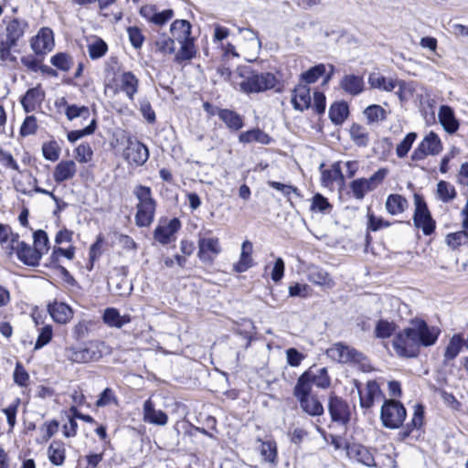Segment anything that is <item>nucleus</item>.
<instances>
[{
  "mask_svg": "<svg viewBox=\"0 0 468 468\" xmlns=\"http://www.w3.org/2000/svg\"><path fill=\"white\" fill-rule=\"evenodd\" d=\"M347 453L367 467H375L376 462L371 452L361 444L346 445Z\"/></svg>",
  "mask_w": 468,
  "mask_h": 468,
  "instance_id": "5701e85b",
  "label": "nucleus"
},
{
  "mask_svg": "<svg viewBox=\"0 0 468 468\" xmlns=\"http://www.w3.org/2000/svg\"><path fill=\"white\" fill-rule=\"evenodd\" d=\"M327 356L339 363L360 362L364 356L361 352L343 343H336L326 351Z\"/></svg>",
  "mask_w": 468,
  "mask_h": 468,
  "instance_id": "9d476101",
  "label": "nucleus"
},
{
  "mask_svg": "<svg viewBox=\"0 0 468 468\" xmlns=\"http://www.w3.org/2000/svg\"><path fill=\"white\" fill-rule=\"evenodd\" d=\"M96 128H97V120L95 117H93L90 120V123L83 129L73 130V131L69 132L68 135H67L68 140L70 143H75L84 136L92 134L95 132Z\"/></svg>",
  "mask_w": 468,
  "mask_h": 468,
  "instance_id": "864d4df0",
  "label": "nucleus"
},
{
  "mask_svg": "<svg viewBox=\"0 0 468 468\" xmlns=\"http://www.w3.org/2000/svg\"><path fill=\"white\" fill-rule=\"evenodd\" d=\"M358 393L360 407L367 410L370 409L374 405V401L376 399L384 397L380 387L376 380L367 381L366 388L364 390L358 389Z\"/></svg>",
  "mask_w": 468,
  "mask_h": 468,
  "instance_id": "f3484780",
  "label": "nucleus"
},
{
  "mask_svg": "<svg viewBox=\"0 0 468 468\" xmlns=\"http://www.w3.org/2000/svg\"><path fill=\"white\" fill-rule=\"evenodd\" d=\"M244 80L239 83L240 90L244 93H260L273 90L280 83L275 74L271 72L251 71L248 76L240 73Z\"/></svg>",
  "mask_w": 468,
  "mask_h": 468,
  "instance_id": "f257e3e1",
  "label": "nucleus"
},
{
  "mask_svg": "<svg viewBox=\"0 0 468 468\" xmlns=\"http://www.w3.org/2000/svg\"><path fill=\"white\" fill-rule=\"evenodd\" d=\"M144 420L151 424L164 426L168 421V416L165 411L155 410L152 400L147 399L144 403Z\"/></svg>",
  "mask_w": 468,
  "mask_h": 468,
  "instance_id": "4be33fe9",
  "label": "nucleus"
},
{
  "mask_svg": "<svg viewBox=\"0 0 468 468\" xmlns=\"http://www.w3.org/2000/svg\"><path fill=\"white\" fill-rule=\"evenodd\" d=\"M442 151V144L434 132H430L411 154L413 161L423 160L427 155H437Z\"/></svg>",
  "mask_w": 468,
  "mask_h": 468,
  "instance_id": "6e6552de",
  "label": "nucleus"
},
{
  "mask_svg": "<svg viewBox=\"0 0 468 468\" xmlns=\"http://www.w3.org/2000/svg\"><path fill=\"white\" fill-rule=\"evenodd\" d=\"M415 211L413 215L414 226L420 229L426 236L431 235L436 228V222L432 218L427 203L420 194H414Z\"/></svg>",
  "mask_w": 468,
  "mask_h": 468,
  "instance_id": "20e7f679",
  "label": "nucleus"
},
{
  "mask_svg": "<svg viewBox=\"0 0 468 468\" xmlns=\"http://www.w3.org/2000/svg\"><path fill=\"white\" fill-rule=\"evenodd\" d=\"M48 311L52 317V319L58 324H66L72 317V310L71 308L61 302H54L53 303H49L48 306Z\"/></svg>",
  "mask_w": 468,
  "mask_h": 468,
  "instance_id": "b1692460",
  "label": "nucleus"
},
{
  "mask_svg": "<svg viewBox=\"0 0 468 468\" xmlns=\"http://www.w3.org/2000/svg\"><path fill=\"white\" fill-rule=\"evenodd\" d=\"M464 345V338L462 334H454L449 340L447 344L444 354H443V363L447 364L450 361L454 360L458 355L461 353Z\"/></svg>",
  "mask_w": 468,
  "mask_h": 468,
  "instance_id": "cd10ccee",
  "label": "nucleus"
},
{
  "mask_svg": "<svg viewBox=\"0 0 468 468\" xmlns=\"http://www.w3.org/2000/svg\"><path fill=\"white\" fill-rule=\"evenodd\" d=\"M367 229L371 231H378L383 228H388L390 226L388 221L384 220L381 217H377L374 213L367 209Z\"/></svg>",
  "mask_w": 468,
  "mask_h": 468,
  "instance_id": "338daca9",
  "label": "nucleus"
},
{
  "mask_svg": "<svg viewBox=\"0 0 468 468\" xmlns=\"http://www.w3.org/2000/svg\"><path fill=\"white\" fill-rule=\"evenodd\" d=\"M107 50L108 46L101 38H97L88 47L89 56L91 59H98L103 57Z\"/></svg>",
  "mask_w": 468,
  "mask_h": 468,
  "instance_id": "052dcab7",
  "label": "nucleus"
},
{
  "mask_svg": "<svg viewBox=\"0 0 468 468\" xmlns=\"http://www.w3.org/2000/svg\"><path fill=\"white\" fill-rule=\"evenodd\" d=\"M338 180H344V175L339 162L334 163L330 169L322 171V183L324 186H327Z\"/></svg>",
  "mask_w": 468,
  "mask_h": 468,
  "instance_id": "49530a36",
  "label": "nucleus"
},
{
  "mask_svg": "<svg viewBox=\"0 0 468 468\" xmlns=\"http://www.w3.org/2000/svg\"><path fill=\"white\" fill-rule=\"evenodd\" d=\"M261 444L259 446L260 454L264 463L276 466L278 464V447L273 440L261 441L257 440Z\"/></svg>",
  "mask_w": 468,
  "mask_h": 468,
  "instance_id": "bb28decb",
  "label": "nucleus"
},
{
  "mask_svg": "<svg viewBox=\"0 0 468 468\" xmlns=\"http://www.w3.org/2000/svg\"><path fill=\"white\" fill-rule=\"evenodd\" d=\"M417 138L416 133H409L404 139L397 145L396 154L398 157L403 158L410 152L414 141Z\"/></svg>",
  "mask_w": 468,
  "mask_h": 468,
  "instance_id": "bf43d9fd",
  "label": "nucleus"
},
{
  "mask_svg": "<svg viewBox=\"0 0 468 468\" xmlns=\"http://www.w3.org/2000/svg\"><path fill=\"white\" fill-rule=\"evenodd\" d=\"M388 174V168H379L369 178H364V183L369 191L376 189Z\"/></svg>",
  "mask_w": 468,
  "mask_h": 468,
  "instance_id": "13d9d810",
  "label": "nucleus"
},
{
  "mask_svg": "<svg viewBox=\"0 0 468 468\" xmlns=\"http://www.w3.org/2000/svg\"><path fill=\"white\" fill-rule=\"evenodd\" d=\"M328 411L333 422L346 426L350 421V410L346 400L342 398L331 395L328 401Z\"/></svg>",
  "mask_w": 468,
  "mask_h": 468,
  "instance_id": "1a4fd4ad",
  "label": "nucleus"
},
{
  "mask_svg": "<svg viewBox=\"0 0 468 468\" xmlns=\"http://www.w3.org/2000/svg\"><path fill=\"white\" fill-rule=\"evenodd\" d=\"M156 203L145 206H136L135 224L140 228L149 227L155 215Z\"/></svg>",
  "mask_w": 468,
  "mask_h": 468,
  "instance_id": "7c9ffc66",
  "label": "nucleus"
},
{
  "mask_svg": "<svg viewBox=\"0 0 468 468\" xmlns=\"http://www.w3.org/2000/svg\"><path fill=\"white\" fill-rule=\"evenodd\" d=\"M133 195L138 200L136 206L155 204L156 201L152 196V189L149 186L138 185L133 189Z\"/></svg>",
  "mask_w": 468,
  "mask_h": 468,
  "instance_id": "603ef678",
  "label": "nucleus"
},
{
  "mask_svg": "<svg viewBox=\"0 0 468 468\" xmlns=\"http://www.w3.org/2000/svg\"><path fill=\"white\" fill-rule=\"evenodd\" d=\"M5 29L0 33V40L19 44L29 28V24L25 18L5 16L2 20Z\"/></svg>",
  "mask_w": 468,
  "mask_h": 468,
  "instance_id": "39448f33",
  "label": "nucleus"
},
{
  "mask_svg": "<svg viewBox=\"0 0 468 468\" xmlns=\"http://www.w3.org/2000/svg\"><path fill=\"white\" fill-rule=\"evenodd\" d=\"M368 84L373 89L389 92L397 88L398 79L387 78L378 72H371L368 76Z\"/></svg>",
  "mask_w": 468,
  "mask_h": 468,
  "instance_id": "c756f323",
  "label": "nucleus"
},
{
  "mask_svg": "<svg viewBox=\"0 0 468 468\" xmlns=\"http://www.w3.org/2000/svg\"><path fill=\"white\" fill-rule=\"evenodd\" d=\"M17 259L25 265L37 267L39 265L42 255L38 252V249L31 247L25 241L18 242L15 249Z\"/></svg>",
  "mask_w": 468,
  "mask_h": 468,
  "instance_id": "2eb2a0df",
  "label": "nucleus"
},
{
  "mask_svg": "<svg viewBox=\"0 0 468 468\" xmlns=\"http://www.w3.org/2000/svg\"><path fill=\"white\" fill-rule=\"evenodd\" d=\"M102 321L110 327L122 328L131 322V316L129 314L121 315L118 309L108 307L103 312Z\"/></svg>",
  "mask_w": 468,
  "mask_h": 468,
  "instance_id": "c85d7f7f",
  "label": "nucleus"
},
{
  "mask_svg": "<svg viewBox=\"0 0 468 468\" xmlns=\"http://www.w3.org/2000/svg\"><path fill=\"white\" fill-rule=\"evenodd\" d=\"M123 158L129 164L143 165L149 158V150L143 143L129 139L123 150Z\"/></svg>",
  "mask_w": 468,
  "mask_h": 468,
  "instance_id": "9b49d317",
  "label": "nucleus"
},
{
  "mask_svg": "<svg viewBox=\"0 0 468 468\" xmlns=\"http://www.w3.org/2000/svg\"><path fill=\"white\" fill-rule=\"evenodd\" d=\"M436 196L441 202L449 203L456 197L457 192L451 183L441 180L437 183Z\"/></svg>",
  "mask_w": 468,
  "mask_h": 468,
  "instance_id": "c03bdc74",
  "label": "nucleus"
},
{
  "mask_svg": "<svg viewBox=\"0 0 468 468\" xmlns=\"http://www.w3.org/2000/svg\"><path fill=\"white\" fill-rule=\"evenodd\" d=\"M139 13L146 21L159 27L165 25L175 15L171 8L159 11L154 5L142 6Z\"/></svg>",
  "mask_w": 468,
  "mask_h": 468,
  "instance_id": "ddd939ff",
  "label": "nucleus"
},
{
  "mask_svg": "<svg viewBox=\"0 0 468 468\" xmlns=\"http://www.w3.org/2000/svg\"><path fill=\"white\" fill-rule=\"evenodd\" d=\"M30 46L37 55H43L51 51L54 48L53 31L48 27H42L37 36L32 37Z\"/></svg>",
  "mask_w": 468,
  "mask_h": 468,
  "instance_id": "4468645a",
  "label": "nucleus"
},
{
  "mask_svg": "<svg viewBox=\"0 0 468 468\" xmlns=\"http://www.w3.org/2000/svg\"><path fill=\"white\" fill-rule=\"evenodd\" d=\"M325 73V66L318 64L301 74V79L307 84L314 83Z\"/></svg>",
  "mask_w": 468,
  "mask_h": 468,
  "instance_id": "5fc2aeb1",
  "label": "nucleus"
},
{
  "mask_svg": "<svg viewBox=\"0 0 468 468\" xmlns=\"http://www.w3.org/2000/svg\"><path fill=\"white\" fill-rule=\"evenodd\" d=\"M181 228V222L177 218L170 219L165 226H157L154 231V238L163 245H167L171 241V237Z\"/></svg>",
  "mask_w": 468,
  "mask_h": 468,
  "instance_id": "6ab92c4d",
  "label": "nucleus"
},
{
  "mask_svg": "<svg viewBox=\"0 0 468 468\" xmlns=\"http://www.w3.org/2000/svg\"><path fill=\"white\" fill-rule=\"evenodd\" d=\"M53 336V328L51 325L47 324L39 329V334L35 343L34 349L37 350L48 345Z\"/></svg>",
  "mask_w": 468,
  "mask_h": 468,
  "instance_id": "680f3d73",
  "label": "nucleus"
},
{
  "mask_svg": "<svg viewBox=\"0 0 468 468\" xmlns=\"http://www.w3.org/2000/svg\"><path fill=\"white\" fill-rule=\"evenodd\" d=\"M48 460L53 465L60 466L66 458L65 444L62 441H53L48 449Z\"/></svg>",
  "mask_w": 468,
  "mask_h": 468,
  "instance_id": "4c0bfd02",
  "label": "nucleus"
},
{
  "mask_svg": "<svg viewBox=\"0 0 468 468\" xmlns=\"http://www.w3.org/2000/svg\"><path fill=\"white\" fill-rule=\"evenodd\" d=\"M350 137L352 141L360 147H365L368 144L369 137L366 128L360 124L354 123L350 128Z\"/></svg>",
  "mask_w": 468,
  "mask_h": 468,
  "instance_id": "09e8293b",
  "label": "nucleus"
},
{
  "mask_svg": "<svg viewBox=\"0 0 468 468\" xmlns=\"http://www.w3.org/2000/svg\"><path fill=\"white\" fill-rule=\"evenodd\" d=\"M306 375H309V380L312 386H315L319 388H327L331 384V379L328 375L326 367H316L313 366L304 371Z\"/></svg>",
  "mask_w": 468,
  "mask_h": 468,
  "instance_id": "a878e982",
  "label": "nucleus"
},
{
  "mask_svg": "<svg viewBox=\"0 0 468 468\" xmlns=\"http://www.w3.org/2000/svg\"><path fill=\"white\" fill-rule=\"evenodd\" d=\"M197 246V257L204 263H211L215 257L221 252V247L218 238H199Z\"/></svg>",
  "mask_w": 468,
  "mask_h": 468,
  "instance_id": "f8f14e48",
  "label": "nucleus"
},
{
  "mask_svg": "<svg viewBox=\"0 0 468 468\" xmlns=\"http://www.w3.org/2000/svg\"><path fill=\"white\" fill-rule=\"evenodd\" d=\"M219 119L229 130L234 132L240 130L244 126L242 116L235 111L229 109H223L220 111Z\"/></svg>",
  "mask_w": 468,
  "mask_h": 468,
  "instance_id": "e433bc0d",
  "label": "nucleus"
},
{
  "mask_svg": "<svg viewBox=\"0 0 468 468\" xmlns=\"http://www.w3.org/2000/svg\"><path fill=\"white\" fill-rule=\"evenodd\" d=\"M176 40L173 37H167L165 34H163L159 37V38L155 42V46L157 50L162 54H174L176 52V45L175 42Z\"/></svg>",
  "mask_w": 468,
  "mask_h": 468,
  "instance_id": "6e6d98bb",
  "label": "nucleus"
},
{
  "mask_svg": "<svg viewBox=\"0 0 468 468\" xmlns=\"http://www.w3.org/2000/svg\"><path fill=\"white\" fill-rule=\"evenodd\" d=\"M329 119L335 125H341L349 115L347 102L341 101L333 103L329 108Z\"/></svg>",
  "mask_w": 468,
  "mask_h": 468,
  "instance_id": "f704fd0d",
  "label": "nucleus"
},
{
  "mask_svg": "<svg viewBox=\"0 0 468 468\" xmlns=\"http://www.w3.org/2000/svg\"><path fill=\"white\" fill-rule=\"evenodd\" d=\"M101 343L89 342L80 346H70L65 351L68 360L72 363H89L98 361L102 356Z\"/></svg>",
  "mask_w": 468,
  "mask_h": 468,
  "instance_id": "423d86ee",
  "label": "nucleus"
},
{
  "mask_svg": "<svg viewBox=\"0 0 468 468\" xmlns=\"http://www.w3.org/2000/svg\"><path fill=\"white\" fill-rule=\"evenodd\" d=\"M310 88L307 85H298L292 90V104L294 110L303 112L311 106Z\"/></svg>",
  "mask_w": 468,
  "mask_h": 468,
  "instance_id": "412c9836",
  "label": "nucleus"
},
{
  "mask_svg": "<svg viewBox=\"0 0 468 468\" xmlns=\"http://www.w3.org/2000/svg\"><path fill=\"white\" fill-rule=\"evenodd\" d=\"M181 47L180 49L175 55V61L176 63H182L183 61L191 60L197 56V48L195 46V37H189L187 39L179 41Z\"/></svg>",
  "mask_w": 468,
  "mask_h": 468,
  "instance_id": "72a5a7b5",
  "label": "nucleus"
},
{
  "mask_svg": "<svg viewBox=\"0 0 468 468\" xmlns=\"http://www.w3.org/2000/svg\"><path fill=\"white\" fill-rule=\"evenodd\" d=\"M33 239L35 249H38V252L43 256L49 249V240L47 232L42 229L36 230L33 233Z\"/></svg>",
  "mask_w": 468,
  "mask_h": 468,
  "instance_id": "4d7b16f0",
  "label": "nucleus"
},
{
  "mask_svg": "<svg viewBox=\"0 0 468 468\" xmlns=\"http://www.w3.org/2000/svg\"><path fill=\"white\" fill-rule=\"evenodd\" d=\"M50 63L58 70L67 72L73 66V58L66 52H58L51 57Z\"/></svg>",
  "mask_w": 468,
  "mask_h": 468,
  "instance_id": "3c124183",
  "label": "nucleus"
},
{
  "mask_svg": "<svg viewBox=\"0 0 468 468\" xmlns=\"http://www.w3.org/2000/svg\"><path fill=\"white\" fill-rule=\"evenodd\" d=\"M397 325L394 322L380 319L377 322L374 334L377 338L386 339L390 337L396 331Z\"/></svg>",
  "mask_w": 468,
  "mask_h": 468,
  "instance_id": "de8ad7c7",
  "label": "nucleus"
},
{
  "mask_svg": "<svg viewBox=\"0 0 468 468\" xmlns=\"http://www.w3.org/2000/svg\"><path fill=\"white\" fill-rule=\"evenodd\" d=\"M77 172V166L74 161H60L55 167L53 178L56 183L59 184L66 180L71 179Z\"/></svg>",
  "mask_w": 468,
  "mask_h": 468,
  "instance_id": "393cba45",
  "label": "nucleus"
},
{
  "mask_svg": "<svg viewBox=\"0 0 468 468\" xmlns=\"http://www.w3.org/2000/svg\"><path fill=\"white\" fill-rule=\"evenodd\" d=\"M407 328L420 348L434 346L441 335V329L438 326L429 325L421 318L411 319Z\"/></svg>",
  "mask_w": 468,
  "mask_h": 468,
  "instance_id": "f03ea898",
  "label": "nucleus"
},
{
  "mask_svg": "<svg viewBox=\"0 0 468 468\" xmlns=\"http://www.w3.org/2000/svg\"><path fill=\"white\" fill-rule=\"evenodd\" d=\"M239 140L242 144H250L251 142H258L262 144H269L271 137L259 128L248 130L239 134Z\"/></svg>",
  "mask_w": 468,
  "mask_h": 468,
  "instance_id": "ea45409f",
  "label": "nucleus"
},
{
  "mask_svg": "<svg viewBox=\"0 0 468 468\" xmlns=\"http://www.w3.org/2000/svg\"><path fill=\"white\" fill-rule=\"evenodd\" d=\"M191 29L190 22L185 19L175 20L170 26L172 37L177 42L192 37Z\"/></svg>",
  "mask_w": 468,
  "mask_h": 468,
  "instance_id": "c9c22d12",
  "label": "nucleus"
},
{
  "mask_svg": "<svg viewBox=\"0 0 468 468\" xmlns=\"http://www.w3.org/2000/svg\"><path fill=\"white\" fill-rule=\"evenodd\" d=\"M407 206V199L399 194H390L386 200V209L393 216L404 212Z\"/></svg>",
  "mask_w": 468,
  "mask_h": 468,
  "instance_id": "a19ab883",
  "label": "nucleus"
},
{
  "mask_svg": "<svg viewBox=\"0 0 468 468\" xmlns=\"http://www.w3.org/2000/svg\"><path fill=\"white\" fill-rule=\"evenodd\" d=\"M312 387L309 375H306L304 372L301 374L293 388V396L298 402L311 397Z\"/></svg>",
  "mask_w": 468,
  "mask_h": 468,
  "instance_id": "58836bf2",
  "label": "nucleus"
},
{
  "mask_svg": "<svg viewBox=\"0 0 468 468\" xmlns=\"http://www.w3.org/2000/svg\"><path fill=\"white\" fill-rule=\"evenodd\" d=\"M308 280L310 282L316 285H329L332 282L328 272L319 267H313L309 269Z\"/></svg>",
  "mask_w": 468,
  "mask_h": 468,
  "instance_id": "8fccbe9b",
  "label": "nucleus"
},
{
  "mask_svg": "<svg viewBox=\"0 0 468 468\" xmlns=\"http://www.w3.org/2000/svg\"><path fill=\"white\" fill-rule=\"evenodd\" d=\"M301 409L310 416H321L324 414V407L315 396L308 397L299 401Z\"/></svg>",
  "mask_w": 468,
  "mask_h": 468,
  "instance_id": "a18cd8bd",
  "label": "nucleus"
},
{
  "mask_svg": "<svg viewBox=\"0 0 468 468\" xmlns=\"http://www.w3.org/2000/svg\"><path fill=\"white\" fill-rule=\"evenodd\" d=\"M446 241L450 247L456 249L468 241V230L463 229V230L450 233L446 236Z\"/></svg>",
  "mask_w": 468,
  "mask_h": 468,
  "instance_id": "e2e57ef3",
  "label": "nucleus"
},
{
  "mask_svg": "<svg viewBox=\"0 0 468 468\" xmlns=\"http://www.w3.org/2000/svg\"><path fill=\"white\" fill-rule=\"evenodd\" d=\"M43 93L40 89L31 88L27 90L25 95L21 98V105L26 112H32L37 109V106L42 101Z\"/></svg>",
  "mask_w": 468,
  "mask_h": 468,
  "instance_id": "2f4dec72",
  "label": "nucleus"
},
{
  "mask_svg": "<svg viewBox=\"0 0 468 468\" xmlns=\"http://www.w3.org/2000/svg\"><path fill=\"white\" fill-rule=\"evenodd\" d=\"M332 208V205L328 199L323 195L317 193L313 197L311 210L321 213H325L327 210Z\"/></svg>",
  "mask_w": 468,
  "mask_h": 468,
  "instance_id": "774afa93",
  "label": "nucleus"
},
{
  "mask_svg": "<svg viewBox=\"0 0 468 468\" xmlns=\"http://www.w3.org/2000/svg\"><path fill=\"white\" fill-rule=\"evenodd\" d=\"M252 243L249 240H245L241 246V253L239 261L234 264V271L242 273L247 271L252 267Z\"/></svg>",
  "mask_w": 468,
  "mask_h": 468,
  "instance_id": "473e14b6",
  "label": "nucleus"
},
{
  "mask_svg": "<svg viewBox=\"0 0 468 468\" xmlns=\"http://www.w3.org/2000/svg\"><path fill=\"white\" fill-rule=\"evenodd\" d=\"M363 114L367 119V124H374L383 122L387 119V111L378 104H371L367 106L364 111Z\"/></svg>",
  "mask_w": 468,
  "mask_h": 468,
  "instance_id": "79ce46f5",
  "label": "nucleus"
},
{
  "mask_svg": "<svg viewBox=\"0 0 468 468\" xmlns=\"http://www.w3.org/2000/svg\"><path fill=\"white\" fill-rule=\"evenodd\" d=\"M117 87L130 101L134 100L139 89V80L132 71H123L116 79Z\"/></svg>",
  "mask_w": 468,
  "mask_h": 468,
  "instance_id": "dca6fc26",
  "label": "nucleus"
},
{
  "mask_svg": "<svg viewBox=\"0 0 468 468\" xmlns=\"http://www.w3.org/2000/svg\"><path fill=\"white\" fill-rule=\"evenodd\" d=\"M397 88L396 95L401 102L407 101L412 97L414 88L410 82L398 79Z\"/></svg>",
  "mask_w": 468,
  "mask_h": 468,
  "instance_id": "0e129e2a",
  "label": "nucleus"
},
{
  "mask_svg": "<svg viewBox=\"0 0 468 468\" xmlns=\"http://www.w3.org/2000/svg\"><path fill=\"white\" fill-rule=\"evenodd\" d=\"M42 154L46 160L55 162L59 158V147L56 141L44 143L42 145Z\"/></svg>",
  "mask_w": 468,
  "mask_h": 468,
  "instance_id": "69168bd1",
  "label": "nucleus"
},
{
  "mask_svg": "<svg viewBox=\"0 0 468 468\" xmlns=\"http://www.w3.org/2000/svg\"><path fill=\"white\" fill-rule=\"evenodd\" d=\"M392 346L399 357L414 358L420 355V349L407 327L398 332L393 340Z\"/></svg>",
  "mask_w": 468,
  "mask_h": 468,
  "instance_id": "0eeeda50",
  "label": "nucleus"
},
{
  "mask_svg": "<svg viewBox=\"0 0 468 468\" xmlns=\"http://www.w3.org/2000/svg\"><path fill=\"white\" fill-rule=\"evenodd\" d=\"M407 410L403 404L396 399H385L380 410V420L384 427L398 429L404 422Z\"/></svg>",
  "mask_w": 468,
  "mask_h": 468,
  "instance_id": "7ed1b4c3",
  "label": "nucleus"
},
{
  "mask_svg": "<svg viewBox=\"0 0 468 468\" xmlns=\"http://www.w3.org/2000/svg\"><path fill=\"white\" fill-rule=\"evenodd\" d=\"M64 104L66 106L65 115L69 121H73L77 118H80L83 121L90 119V111L88 106L68 104L66 101H64Z\"/></svg>",
  "mask_w": 468,
  "mask_h": 468,
  "instance_id": "37998d69",
  "label": "nucleus"
},
{
  "mask_svg": "<svg viewBox=\"0 0 468 468\" xmlns=\"http://www.w3.org/2000/svg\"><path fill=\"white\" fill-rule=\"evenodd\" d=\"M339 87L350 96H358L365 90V81L362 76L346 74L340 80Z\"/></svg>",
  "mask_w": 468,
  "mask_h": 468,
  "instance_id": "a211bd4d",
  "label": "nucleus"
},
{
  "mask_svg": "<svg viewBox=\"0 0 468 468\" xmlns=\"http://www.w3.org/2000/svg\"><path fill=\"white\" fill-rule=\"evenodd\" d=\"M438 118L441 125L450 134L456 133L459 129V122L455 117L454 111L449 105H441L439 109Z\"/></svg>",
  "mask_w": 468,
  "mask_h": 468,
  "instance_id": "aec40b11",
  "label": "nucleus"
}]
</instances>
